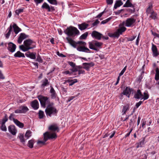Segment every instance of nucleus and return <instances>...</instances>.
<instances>
[{
	"mask_svg": "<svg viewBox=\"0 0 159 159\" xmlns=\"http://www.w3.org/2000/svg\"><path fill=\"white\" fill-rule=\"evenodd\" d=\"M88 35V33L87 32H86L83 34L82 35H81L80 38V39H85L87 37V36Z\"/></svg>",
	"mask_w": 159,
	"mask_h": 159,
	"instance_id": "obj_41",
	"label": "nucleus"
},
{
	"mask_svg": "<svg viewBox=\"0 0 159 159\" xmlns=\"http://www.w3.org/2000/svg\"><path fill=\"white\" fill-rule=\"evenodd\" d=\"M89 26V25L85 23H83L78 25L79 29L81 30H83L86 29Z\"/></svg>",
	"mask_w": 159,
	"mask_h": 159,
	"instance_id": "obj_24",
	"label": "nucleus"
},
{
	"mask_svg": "<svg viewBox=\"0 0 159 159\" xmlns=\"http://www.w3.org/2000/svg\"><path fill=\"white\" fill-rule=\"evenodd\" d=\"M34 143V140L33 139H31L29 141L27 145L29 148H32L33 147Z\"/></svg>",
	"mask_w": 159,
	"mask_h": 159,
	"instance_id": "obj_31",
	"label": "nucleus"
},
{
	"mask_svg": "<svg viewBox=\"0 0 159 159\" xmlns=\"http://www.w3.org/2000/svg\"><path fill=\"white\" fill-rule=\"evenodd\" d=\"M143 96L142 97V98L141 99V100L142 99H143L144 100H145L147 99L149 97V95L148 93L147 92H145L143 93Z\"/></svg>",
	"mask_w": 159,
	"mask_h": 159,
	"instance_id": "obj_37",
	"label": "nucleus"
},
{
	"mask_svg": "<svg viewBox=\"0 0 159 159\" xmlns=\"http://www.w3.org/2000/svg\"><path fill=\"white\" fill-rule=\"evenodd\" d=\"M38 98L42 106L44 108L45 107L46 104H48V105L51 103L48 100V98L47 97L40 95L38 96Z\"/></svg>",
	"mask_w": 159,
	"mask_h": 159,
	"instance_id": "obj_7",
	"label": "nucleus"
},
{
	"mask_svg": "<svg viewBox=\"0 0 159 159\" xmlns=\"http://www.w3.org/2000/svg\"><path fill=\"white\" fill-rule=\"evenodd\" d=\"M133 130L132 129H131L129 131V132L127 133L125 135V137H127L129 136L130 133Z\"/></svg>",
	"mask_w": 159,
	"mask_h": 159,
	"instance_id": "obj_62",
	"label": "nucleus"
},
{
	"mask_svg": "<svg viewBox=\"0 0 159 159\" xmlns=\"http://www.w3.org/2000/svg\"><path fill=\"white\" fill-rule=\"evenodd\" d=\"M12 28H13L14 32L16 34H17L21 30V29L19 28L16 24H14L12 25Z\"/></svg>",
	"mask_w": 159,
	"mask_h": 159,
	"instance_id": "obj_22",
	"label": "nucleus"
},
{
	"mask_svg": "<svg viewBox=\"0 0 159 159\" xmlns=\"http://www.w3.org/2000/svg\"><path fill=\"white\" fill-rule=\"evenodd\" d=\"M92 36L98 40H100L102 36V34L96 31H93L92 33Z\"/></svg>",
	"mask_w": 159,
	"mask_h": 159,
	"instance_id": "obj_11",
	"label": "nucleus"
},
{
	"mask_svg": "<svg viewBox=\"0 0 159 159\" xmlns=\"http://www.w3.org/2000/svg\"><path fill=\"white\" fill-rule=\"evenodd\" d=\"M66 39L67 41V42L73 47L75 48L76 47V43L75 42L73 41L72 39L69 37H67Z\"/></svg>",
	"mask_w": 159,
	"mask_h": 159,
	"instance_id": "obj_19",
	"label": "nucleus"
},
{
	"mask_svg": "<svg viewBox=\"0 0 159 159\" xmlns=\"http://www.w3.org/2000/svg\"><path fill=\"white\" fill-rule=\"evenodd\" d=\"M23 9L20 8L16 10L15 12L17 15H19L20 13L23 12Z\"/></svg>",
	"mask_w": 159,
	"mask_h": 159,
	"instance_id": "obj_45",
	"label": "nucleus"
},
{
	"mask_svg": "<svg viewBox=\"0 0 159 159\" xmlns=\"http://www.w3.org/2000/svg\"><path fill=\"white\" fill-rule=\"evenodd\" d=\"M42 83L41 87H44L47 85H48L49 83L48 80L46 78L42 81Z\"/></svg>",
	"mask_w": 159,
	"mask_h": 159,
	"instance_id": "obj_33",
	"label": "nucleus"
},
{
	"mask_svg": "<svg viewBox=\"0 0 159 159\" xmlns=\"http://www.w3.org/2000/svg\"><path fill=\"white\" fill-rule=\"evenodd\" d=\"M151 14V15L150 16V17L153 19H155L157 18V14L154 12V11Z\"/></svg>",
	"mask_w": 159,
	"mask_h": 159,
	"instance_id": "obj_40",
	"label": "nucleus"
},
{
	"mask_svg": "<svg viewBox=\"0 0 159 159\" xmlns=\"http://www.w3.org/2000/svg\"><path fill=\"white\" fill-rule=\"evenodd\" d=\"M35 55V54H34L32 52H27L25 54V55L26 57L33 59H34L36 58Z\"/></svg>",
	"mask_w": 159,
	"mask_h": 159,
	"instance_id": "obj_23",
	"label": "nucleus"
},
{
	"mask_svg": "<svg viewBox=\"0 0 159 159\" xmlns=\"http://www.w3.org/2000/svg\"><path fill=\"white\" fill-rule=\"evenodd\" d=\"M27 36L24 33H22L20 34V35L19 37L18 40L17 42L18 43L20 44L22 42L23 40L26 38H27Z\"/></svg>",
	"mask_w": 159,
	"mask_h": 159,
	"instance_id": "obj_16",
	"label": "nucleus"
},
{
	"mask_svg": "<svg viewBox=\"0 0 159 159\" xmlns=\"http://www.w3.org/2000/svg\"><path fill=\"white\" fill-rule=\"evenodd\" d=\"M15 115L14 113H12L11 114L9 117V120H13V121L14 122V119H15L14 118V117H15Z\"/></svg>",
	"mask_w": 159,
	"mask_h": 159,
	"instance_id": "obj_46",
	"label": "nucleus"
},
{
	"mask_svg": "<svg viewBox=\"0 0 159 159\" xmlns=\"http://www.w3.org/2000/svg\"><path fill=\"white\" fill-rule=\"evenodd\" d=\"M36 60H37V61H38L39 62L41 63L43 61L42 59V58H41V57L39 55H38L37 56Z\"/></svg>",
	"mask_w": 159,
	"mask_h": 159,
	"instance_id": "obj_50",
	"label": "nucleus"
},
{
	"mask_svg": "<svg viewBox=\"0 0 159 159\" xmlns=\"http://www.w3.org/2000/svg\"><path fill=\"white\" fill-rule=\"evenodd\" d=\"M24 45H22L19 46V48L24 52L27 51L35 47V43L30 39L25 40L24 41Z\"/></svg>",
	"mask_w": 159,
	"mask_h": 159,
	"instance_id": "obj_2",
	"label": "nucleus"
},
{
	"mask_svg": "<svg viewBox=\"0 0 159 159\" xmlns=\"http://www.w3.org/2000/svg\"><path fill=\"white\" fill-rule=\"evenodd\" d=\"M106 2L107 4H111L113 2V0H106Z\"/></svg>",
	"mask_w": 159,
	"mask_h": 159,
	"instance_id": "obj_59",
	"label": "nucleus"
},
{
	"mask_svg": "<svg viewBox=\"0 0 159 159\" xmlns=\"http://www.w3.org/2000/svg\"><path fill=\"white\" fill-rule=\"evenodd\" d=\"M29 110V109L27 107L24 106H20L18 109L15 110L16 113H25Z\"/></svg>",
	"mask_w": 159,
	"mask_h": 159,
	"instance_id": "obj_9",
	"label": "nucleus"
},
{
	"mask_svg": "<svg viewBox=\"0 0 159 159\" xmlns=\"http://www.w3.org/2000/svg\"><path fill=\"white\" fill-rule=\"evenodd\" d=\"M77 44H80L83 45L84 46H85L86 45V43L83 41H79L77 42Z\"/></svg>",
	"mask_w": 159,
	"mask_h": 159,
	"instance_id": "obj_56",
	"label": "nucleus"
},
{
	"mask_svg": "<svg viewBox=\"0 0 159 159\" xmlns=\"http://www.w3.org/2000/svg\"><path fill=\"white\" fill-rule=\"evenodd\" d=\"M65 33L69 36H75L79 34V31L75 27L70 26L67 27L65 31Z\"/></svg>",
	"mask_w": 159,
	"mask_h": 159,
	"instance_id": "obj_4",
	"label": "nucleus"
},
{
	"mask_svg": "<svg viewBox=\"0 0 159 159\" xmlns=\"http://www.w3.org/2000/svg\"><path fill=\"white\" fill-rule=\"evenodd\" d=\"M70 70L71 71V72H72V73L74 72H76L78 71L77 68L75 67H73L72 69H70Z\"/></svg>",
	"mask_w": 159,
	"mask_h": 159,
	"instance_id": "obj_53",
	"label": "nucleus"
},
{
	"mask_svg": "<svg viewBox=\"0 0 159 159\" xmlns=\"http://www.w3.org/2000/svg\"><path fill=\"white\" fill-rule=\"evenodd\" d=\"M44 141H38L37 143L38 145H43L45 144V142L47 140H45L44 139Z\"/></svg>",
	"mask_w": 159,
	"mask_h": 159,
	"instance_id": "obj_43",
	"label": "nucleus"
},
{
	"mask_svg": "<svg viewBox=\"0 0 159 159\" xmlns=\"http://www.w3.org/2000/svg\"><path fill=\"white\" fill-rule=\"evenodd\" d=\"M77 80L76 79H75L73 80H71L70 81V83L69 84V85L71 86L72 85L74 84H75V83H76L77 82Z\"/></svg>",
	"mask_w": 159,
	"mask_h": 159,
	"instance_id": "obj_47",
	"label": "nucleus"
},
{
	"mask_svg": "<svg viewBox=\"0 0 159 159\" xmlns=\"http://www.w3.org/2000/svg\"><path fill=\"white\" fill-rule=\"evenodd\" d=\"M48 2L51 4L56 5L57 4V2L56 0H47Z\"/></svg>",
	"mask_w": 159,
	"mask_h": 159,
	"instance_id": "obj_44",
	"label": "nucleus"
},
{
	"mask_svg": "<svg viewBox=\"0 0 159 159\" xmlns=\"http://www.w3.org/2000/svg\"><path fill=\"white\" fill-rule=\"evenodd\" d=\"M68 63L70 66L72 67H75V63H74L72 61H68Z\"/></svg>",
	"mask_w": 159,
	"mask_h": 159,
	"instance_id": "obj_51",
	"label": "nucleus"
},
{
	"mask_svg": "<svg viewBox=\"0 0 159 159\" xmlns=\"http://www.w3.org/2000/svg\"><path fill=\"white\" fill-rule=\"evenodd\" d=\"M7 30H8V32L5 34V36L7 39L9 38L11 34V32L12 30V25H10V27L8 28Z\"/></svg>",
	"mask_w": 159,
	"mask_h": 159,
	"instance_id": "obj_29",
	"label": "nucleus"
},
{
	"mask_svg": "<svg viewBox=\"0 0 159 159\" xmlns=\"http://www.w3.org/2000/svg\"><path fill=\"white\" fill-rule=\"evenodd\" d=\"M143 96V95L142 94V93L139 89H138L137 90V92L135 93L134 95V97L136 98L139 99L142 98V97Z\"/></svg>",
	"mask_w": 159,
	"mask_h": 159,
	"instance_id": "obj_18",
	"label": "nucleus"
},
{
	"mask_svg": "<svg viewBox=\"0 0 159 159\" xmlns=\"http://www.w3.org/2000/svg\"><path fill=\"white\" fill-rule=\"evenodd\" d=\"M129 109V106L128 105H126L123 107V109H122V115H124L125 114L126 111L128 110Z\"/></svg>",
	"mask_w": 159,
	"mask_h": 159,
	"instance_id": "obj_32",
	"label": "nucleus"
},
{
	"mask_svg": "<svg viewBox=\"0 0 159 159\" xmlns=\"http://www.w3.org/2000/svg\"><path fill=\"white\" fill-rule=\"evenodd\" d=\"M140 36V34L139 33L137 38L136 40V44L138 45V43L139 42V38Z\"/></svg>",
	"mask_w": 159,
	"mask_h": 159,
	"instance_id": "obj_63",
	"label": "nucleus"
},
{
	"mask_svg": "<svg viewBox=\"0 0 159 159\" xmlns=\"http://www.w3.org/2000/svg\"><path fill=\"white\" fill-rule=\"evenodd\" d=\"M156 73L155 75V80H159V70L158 68H157L156 69Z\"/></svg>",
	"mask_w": 159,
	"mask_h": 159,
	"instance_id": "obj_36",
	"label": "nucleus"
},
{
	"mask_svg": "<svg viewBox=\"0 0 159 159\" xmlns=\"http://www.w3.org/2000/svg\"><path fill=\"white\" fill-rule=\"evenodd\" d=\"M85 46H81L78 47L77 48L78 51L80 52H90V50L87 48L85 47Z\"/></svg>",
	"mask_w": 159,
	"mask_h": 159,
	"instance_id": "obj_13",
	"label": "nucleus"
},
{
	"mask_svg": "<svg viewBox=\"0 0 159 159\" xmlns=\"http://www.w3.org/2000/svg\"><path fill=\"white\" fill-rule=\"evenodd\" d=\"M136 20L133 18H128L123 24L127 27H132L134 25Z\"/></svg>",
	"mask_w": 159,
	"mask_h": 159,
	"instance_id": "obj_8",
	"label": "nucleus"
},
{
	"mask_svg": "<svg viewBox=\"0 0 159 159\" xmlns=\"http://www.w3.org/2000/svg\"><path fill=\"white\" fill-rule=\"evenodd\" d=\"M53 103L51 102L48 105L45 109V112L47 116L51 117L57 115V111L56 108L53 106Z\"/></svg>",
	"mask_w": 159,
	"mask_h": 159,
	"instance_id": "obj_3",
	"label": "nucleus"
},
{
	"mask_svg": "<svg viewBox=\"0 0 159 159\" xmlns=\"http://www.w3.org/2000/svg\"><path fill=\"white\" fill-rule=\"evenodd\" d=\"M63 74H69L71 75L72 74V72H70L69 70H66L62 72Z\"/></svg>",
	"mask_w": 159,
	"mask_h": 159,
	"instance_id": "obj_54",
	"label": "nucleus"
},
{
	"mask_svg": "<svg viewBox=\"0 0 159 159\" xmlns=\"http://www.w3.org/2000/svg\"><path fill=\"white\" fill-rule=\"evenodd\" d=\"M14 123L20 128H23L24 127V124L18 121L17 119H14Z\"/></svg>",
	"mask_w": 159,
	"mask_h": 159,
	"instance_id": "obj_28",
	"label": "nucleus"
},
{
	"mask_svg": "<svg viewBox=\"0 0 159 159\" xmlns=\"http://www.w3.org/2000/svg\"><path fill=\"white\" fill-rule=\"evenodd\" d=\"M132 91V89L129 87H126L125 90H124L122 92V93L124 95H126L128 98H129L130 95Z\"/></svg>",
	"mask_w": 159,
	"mask_h": 159,
	"instance_id": "obj_12",
	"label": "nucleus"
},
{
	"mask_svg": "<svg viewBox=\"0 0 159 159\" xmlns=\"http://www.w3.org/2000/svg\"><path fill=\"white\" fill-rule=\"evenodd\" d=\"M8 119H7V115L6 114L5 115L4 118H3L1 120V122L2 123H1V124H5V122Z\"/></svg>",
	"mask_w": 159,
	"mask_h": 159,
	"instance_id": "obj_42",
	"label": "nucleus"
},
{
	"mask_svg": "<svg viewBox=\"0 0 159 159\" xmlns=\"http://www.w3.org/2000/svg\"><path fill=\"white\" fill-rule=\"evenodd\" d=\"M111 19V17H109L107 19L102 21L101 22V24H105L110 21Z\"/></svg>",
	"mask_w": 159,
	"mask_h": 159,
	"instance_id": "obj_48",
	"label": "nucleus"
},
{
	"mask_svg": "<svg viewBox=\"0 0 159 159\" xmlns=\"http://www.w3.org/2000/svg\"><path fill=\"white\" fill-rule=\"evenodd\" d=\"M126 66H125L123 68V69L121 71V72L119 74V76H121L124 74V73L125 72V71L126 70Z\"/></svg>",
	"mask_w": 159,
	"mask_h": 159,
	"instance_id": "obj_55",
	"label": "nucleus"
},
{
	"mask_svg": "<svg viewBox=\"0 0 159 159\" xmlns=\"http://www.w3.org/2000/svg\"><path fill=\"white\" fill-rule=\"evenodd\" d=\"M34 1L37 4H38L43 2V0H34Z\"/></svg>",
	"mask_w": 159,
	"mask_h": 159,
	"instance_id": "obj_60",
	"label": "nucleus"
},
{
	"mask_svg": "<svg viewBox=\"0 0 159 159\" xmlns=\"http://www.w3.org/2000/svg\"><path fill=\"white\" fill-rule=\"evenodd\" d=\"M50 92L51 93V97L52 99L55 98L56 97V94L55 90L51 86V89L50 90Z\"/></svg>",
	"mask_w": 159,
	"mask_h": 159,
	"instance_id": "obj_25",
	"label": "nucleus"
},
{
	"mask_svg": "<svg viewBox=\"0 0 159 159\" xmlns=\"http://www.w3.org/2000/svg\"><path fill=\"white\" fill-rule=\"evenodd\" d=\"M14 56L16 57H25L24 54L19 51H17L16 53H15L14 55Z\"/></svg>",
	"mask_w": 159,
	"mask_h": 159,
	"instance_id": "obj_30",
	"label": "nucleus"
},
{
	"mask_svg": "<svg viewBox=\"0 0 159 159\" xmlns=\"http://www.w3.org/2000/svg\"><path fill=\"white\" fill-rule=\"evenodd\" d=\"M124 7H132L133 6L132 4L130 2L129 0H127L125 3L124 5Z\"/></svg>",
	"mask_w": 159,
	"mask_h": 159,
	"instance_id": "obj_35",
	"label": "nucleus"
},
{
	"mask_svg": "<svg viewBox=\"0 0 159 159\" xmlns=\"http://www.w3.org/2000/svg\"><path fill=\"white\" fill-rule=\"evenodd\" d=\"M89 48L90 49L98 51V49L97 47L100 48L102 45V43L97 41L89 42Z\"/></svg>",
	"mask_w": 159,
	"mask_h": 159,
	"instance_id": "obj_5",
	"label": "nucleus"
},
{
	"mask_svg": "<svg viewBox=\"0 0 159 159\" xmlns=\"http://www.w3.org/2000/svg\"><path fill=\"white\" fill-rule=\"evenodd\" d=\"M32 107L35 110L39 108V103L37 100H34L31 103Z\"/></svg>",
	"mask_w": 159,
	"mask_h": 159,
	"instance_id": "obj_20",
	"label": "nucleus"
},
{
	"mask_svg": "<svg viewBox=\"0 0 159 159\" xmlns=\"http://www.w3.org/2000/svg\"><path fill=\"white\" fill-rule=\"evenodd\" d=\"M39 118L40 119H42L44 116V112L43 111L40 110L39 112Z\"/></svg>",
	"mask_w": 159,
	"mask_h": 159,
	"instance_id": "obj_39",
	"label": "nucleus"
},
{
	"mask_svg": "<svg viewBox=\"0 0 159 159\" xmlns=\"http://www.w3.org/2000/svg\"><path fill=\"white\" fill-rule=\"evenodd\" d=\"M8 130L12 135H15L17 131L15 129V126L11 125L8 127Z\"/></svg>",
	"mask_w": 159,
	"mask_h": 159,
	"instance_id": "obj_17",
	"label": "nucleus"
},
{
	"mask_svg": "<svg viewBox=\"0 0 159 159\" xmlns=\"http://www.w3.org/2000/svg\"><path fill=\"white\" fill-rule=\"evenodd\" d=\"M48 129L49 132H46L43 134L45 140L56 139L57 137L56 132H58L59 130L57 125L54 124L50 125Z\"/></svg>",
	"mask_w": 159,
	"mask_h": 159,
	"instance_id": "obj_1",
	"label": "nucleus"
},
{
	"mask_svg": "<svg viewBox=\"0 0 159 159\" xmlns=\"http://www.w3.org/2000/svg\"><path fill=\"white\" fill-rule=\"evenodd\" d=\"M18 137L20 140V142L23 144H24L26 139L25 138H24L23 134L22 133L20 134L18 136Z\"/></svg>",
	"mask_w": 159,
	"mask_h": 159,
	"instance_id": "obj_26",
	"label": "nucleus"
},
{
	"mask_svg": "<svg viewBox=\"0 0 159 159\" xmlns=\"http://www.w3.org/2000/svg\"><path fill=\"white\" fill-rule=\"evenodd\" d=\"M31 132L30 130L27 131L25 134V138H26V140L28 139L31 136Z\"/></svg>",
	"mask_w": 159,
	"mask_h": 159,
	"instance_id": "obj_38",
	"label": "nucleus"
},
{
	"mask_svg": "<svg viewBox=\"0 0 159 159\" xmlns=\"http://www.w3.org/2000/svg\"><path fill=\"white\" fill-rule=\"evenodd\" d=\"M16 46L15 44L12 42H9L8 43V46L7 48L8 50L11 52H14L16 49Z\"/></svg>",
	"mask_w": 159,
	"mask_h": 159,
	"instance_id": "obj_10",
	"label": "nucleus"
},
{
	"mask_svg": "<svg viewBox=\"0 0 159 159\" xmlns=\"http://www.w3.org/2000/svg\"><path fill=\"white\" fill-rule=\"evenodd\" d=\"M0 79H5V77H4L3 74L2 73L1 71L0 70Z\"/></svg>",
	"mask_w": 159,
	"mask_h": 159,
	"instance_id": "obj_61",
	"label": "nucleus"
},
{
	"mask_svg": "<svg viewBox=\"0 0 159 159\" xmlns=\"http://www.w3.org/2000/svg\"><path fill=\"white\" fill-rule=\"evenodd\" d=\"M104 11H103L100 14H99L96 17V18H100L103 15V13H104Z\"/></svg>",
	"mask_w": 159,
	"mask_h": 159,
	"instance_id": "obj_64",
	"label": "nucleus"
},
{
	"mask_svg": "<svg viewBox=\"0 0 159 159\" xmlns=\"http://www.w3.org/2000/svg\"><path fill=\"white\" fill-rule=\"evenodd\" d=\"M152 8V3H150L149 4L148 7L146 10V12L147 15L152 13L154 11Z\"/></svg>",
	"mask_w": 159,
	"mask_h": 159,
	"instance_id": "obj_21",
	"label": "nucleus"
},
{
	"mask_svg": "<svg viewBox=\"0 0 159 159\" xmlns=\"http://www.w3.org/2000/svg\"><path fill=\"white\" fill-rule=\"evenodd\" d=\"M136 37V36H133L132 37L128 38V40L129 41H132Z\"/></svg>",
	"mask_w": 159,
	"mask_h": 159,
	"instance_id": "obj_52",
	"label": "nucleus"
},
{
	"mask_svg": "<svg viewBox=\"0 0 159 159\" xmlns=\"http://www.w3.org/2000/svg\"><path fill=\"white\" fill-rule=\"evenodd\" d=\"M83 65L84 66L83 68L88 71L91 67L94 65V64L93 62H91L89 63H83Z\"/></svg>",
	"mask_w": 159,
	"mask_h": 159,
	"instance_id": "obj_15",
	"label": "nucleus"
},
{
	"mask_svg": "<svg viewBox=\"0 0 159 159\" xmlns=\"http://www.w3.org/2000/svg\"><path fill=\"white\" fill-rule=\"evenodd\" d=\"M1 129L3 131H6L7 128L5 124H1Z\"/></svg>",
	"mask_w": 159,
	"mask_h": 159,
	"instance_id": "obj_49",
	"label": "nucleus"
},
{
	"mask_svg": "<svg viewBox=\"0 0 159 159\" xmlns=\"http://www.w3.org/2000/svg\"><path fill=\"white\" fill-rule=\"evenodd\" d=\"M142 103V102L141 101H140L138 102L135 105L136 108H138L141 105Z\"/></svg>",
	"mask_w": 159,
	"mask_h": 159,
	"instance_id": "obj_57",
	"label": "nucleus"
},
{
	"mask_svg": "<svg viewBox=\"0 0 159 159\" xmlns=\"http://www.w3.org/2000/svg\"><path fill=\"white\" fill-rule=\"evenodd\" d=\"M123 4V3L121 0H117L114 5V8L115 9H116L117 7L122 5Z\"/></svg>",
	"mask_w": 159,
	"mask_h": 159,
	"instance_id": "obj_27",
	"label": "nucleus"
},
{
	"mask_svg": "<svg viewBox=\"0 0 159 159\" xmlns=\"http://www.w3.org/2000/svg\"><path fill=\"white\" fill-rule=\"evenodd\" d=\"M126 28L124 27H122L120 28L116 31L113 34L109 33L108 35L110 37H118L120 34H121L124 32Z\"/></svg>",
	"mask_w": 159,
	"mask_h": 159,
	"instance_id": "obj_6",
	"label": "nucleus"
},
{
	"mask_svg": "<svg viewBox=\"0 0 159 159\" xmlns=\"http://www.w3.org/2000/svg\"><path fill=\"white\" fill-rule=\"evenodd\" d=\"M42 7L43 8H45L47 9L48 11H51L50 7V6L46 2L43 3L42 6Z\"/></svg>",
	"mask_w": 159,
	"mask_h": 159,
	"instance_id": "obj_34",
	"label": "nucleus"
},
{
	"mask_svg": "<svg viewBox=\"0 0 159 159\" xmlns=\"http://www.w3.org/2000/svg\"><path fill=\"white\" fill-rule=\"evenodd\" d=\"M152 50L153 52V56L155 57H157L159 55V52L156 46L153 44H152Z\"/></svg>",
	"mask_w": 159,
	"mask_h": 159,
	"instance_id": "obj_14",
	"label": "nucleus"
},
{
	"mask_svg": "<svg viewBox=\"0 0 159 159\" xmlns=\"http://www.w3.org/2000/svg\"><path fill=\"white\" fill-rule=\"evenodd\" d=\"M99 21H98V20H96L93 22L92 24V25L93 26H94L97 25V24L99 23Z\"/></svg>",
	"mask_w": 159,
	"mask_h": 159,
	"instance_id": "obj_58",
	"label": "nucleus"
}]
</instances>
